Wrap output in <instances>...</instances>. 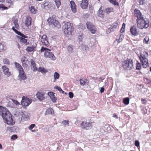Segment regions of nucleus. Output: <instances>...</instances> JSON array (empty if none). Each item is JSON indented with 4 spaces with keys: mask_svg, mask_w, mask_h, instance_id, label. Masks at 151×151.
I'll list each match as a JSON object with an SVG mask.
<instances>
[{
    "mask_svg": "<svg viewBox=\"0 0 151 151\" xmlns=\"http://www.w3.org/2000/svg\"><path fill=\"white\" fill-rule=\"evenodd\" d=\"M7 107L12 108L14 107V105L12 102L9 101L6 105Z\"/></svg>",
    "mask_w": 151,
    "mask_h": 151,
    "instance_id": "nucleus-33",
    "label": "nucleus"
},
{
    "mask_svg": "<svg viewBox=\"0 0 151 151\" xmlns=\"http://www.w3.org/2000/svg\"><path fill=\"white\" fill-rule=\"evenodd\" d=\"M25 36H17L20 39L21 42L23 43L24 44H25L27 43V40L25 38H27V37L24 35Z\"/></svg>",
    "mask_w": 151,
    "mask_h": 151,
    "instance_id": "nucleus-17",
    "label": "nucleus"
},
{
    "mask_svg": "<svg viewBox=\"0 0 151 151\" xmlns=\"http://www.w3.org/2000/svg\"><path fill=\"white\" fill-rule=\"evenodd\" d=\"M82 47L83 49H84L86 50H87L89 49V47L86 45L82 44Z\"/></svg>",
    "mask_w": 151,
    "mask_h": 151,
    "instance_id": "nucleus-39",
    "label": "nucleus"
},
{
    "mask_svg": "<svg viewBox=\"0 0 151 151\" xmlns=\"http://www.w3.org/2000/svg\"><path fill=\"white\" fill-rule=\"evenodd\" d=\"M78 40H79V41H81L82 40V37L81 36H79L78 37Z\"/></svg>",
    "mask_w": 151,
    "mask_h": 151,
    "instance_id": "nucleus-63",
    "label": "nucleus"
},
{
    "mask_svg": "<svg viewBox=\"0 0 151 151\" xmlns=\"http://www.w3.org/2000/svg\"><path fill=\"white\" fill-rule=\"evenodd\" d=\"M104 87H101L100 89V92L102 93L104 92Z\"/></svg>",
    "mask_w": 151,
    "mask_h": 151,
    "instance_id": "nucleus-62",
    "label": "nucleus"
},
{
    "mask_svg": "<svg viewBox=\"0 0 151 151\" xmlns=\"http://www.w3.org/2000/svg\"><path fill=\"white\" fill-rule=\"evenodd\" d=\"M0 112L6 123L11 125L14 124L15 121L12 119V115L8 110L6 108H3L0 110Z\"/></svg>",
    "mask_w": 151,
    "mask_h": 151,
    "instance_id": "nucleus-1",
    "label": "nucleus"
},
{
    "mask_svg": "<svg viewBox=\"0 0 151 151\" xmlns=\"http://www.w3.org/2000/svg\"><path fill=\"white\" fill-rule=\"evenodd\" d=\"M47 21L50 24H52L54 27L58 29L61 27V25L59 22L55 19L50 18L47 19Z\"/></svg>",
    "mask_w": 151,
    "mask_h": 151,
    "instance_id": "nucleus-7",
    "label": "nucleus"
},
{
    "mask_svg": "<svg viewBox=\"0 0 151 151\" xmlns=\"http://www.w3.org/2000/svg\"><path fill=\"white\" fill-rule=\"evenodd\" d=\"M29 10L33 14H35L36 13L34 7L33 6H31V7H29Z\"/></svg>",
    "mask_w": 151,
    "mask_h": 151,
    "instance_id": "nucleus-34",
    "label": "nucleus"
},
{
    "mask_svg": "<svg viewBox=\"0 0 151 151\" xmlns=\"http://www.w3.org/2000/svg\"><path fill=\"white\" fill-rule=\"evenodd\" d=\"M31 18L29 17H26L25 20V25L27 26L28 27L31 24Z\"/></svg>",
    "mask_w": 151,
    "mask_h": 151,
    "instance_id": "nucleus-19",
    "label": "nucleus"
},
{
    "mask_svg": "<svg viewBox=\"0 0 151 151\" xmlns=\"http://www.w3.org/2000/svg\"><path fill=\"white\" fill-rule=\"evenodd\" d=\"M135 145L137 147H138L139 145V142L138 140H136L135 141Z\"/></svg>",
    "mask_w": 151,
    "mask_h": 151,
    "instance_id": "nucleus-54",
    "label": "nucleus"
},
{
    "mask_svg": "<svg viewBox=\"0 0 151 151\" xmlns=\"http://www.w3.org/2000/svg\"><path fill=\"white\" fill-rule=\"evenodd\" d=\"M144 40H145V43H147V42H148V41L149 40V38L147 37H145L144 39Z\"/></svg>",
    "mask_w": 151,
    "mask_h": 151,
    "instance_id": "nucleus-60",
    "label": "nucleus"
},
{
    "mask_svg": "<svg viewBox=\"0 0 151 151\" xmlns=\"http://www.w3.org/2000/svg\"><path fill=\"white\" fill-rule=\"evenodd\" d=\"M54 94L55 93L52 92H49L48 93V95L50 97L53 102H55L57 100V98L54 95Z\"/></svg>",
    "mask_w": 151,
    "mask_h": 151,
    "instance_id": "nucleus-14",
    "label": "nucleus"
},
{
    "mask_svg": "<svg viewBox=\"0 0 151 151\" xmlns=\"http://www.w3.org/2000/svg\"><path fill=\"white\" fill-rule=\"evenodd\" d=\"M35 126V124H32L29 126V129L30 130H31Z\"/></svg>",
    "mask_w": 151,
    "mask_h": 151,
    "instance_id": "nucleus-55",
    "label": "nucleus"
},
{
    "mask_svg": "<svg viewBox=\"0 0 151 151\" xmlns=\"http://www.w3.org/2000/svg\"><path fill=\"white\" fill-rule=\"evenodd\" d=\"M79 28L80 29H81L82 30H83L85 29H86L85 26L83 24H81L79 26Z\"/></svg>",
    "mask_w": 151,
    "mask_h": 151,
    "instance_id": "nucleus-45",
    "label": "nucleus"
},
{
    "mask_svg": "<svg viewBox=\"0 0 151 151\" xmlns=\"http://www.w3.org/2000/svg\"><path fill=\"white\" fill-rule=\"evenodd\" d=\"M69 122L68 120H65L62 122V124L65 125L67 124L69 125Z\"/></svg>",
    "mask_w": 151,
    "mask_h": 151,
    "instance_id": "nucleus-43",
    "label": "nucleus"
},
{
    "mask_svg": "<svg viewBox=\"0 0 151 151\" xmlns=\"http://www.w3.org/2000/svg\"><path fill=\"white\" fill-rule=\"evenodd\" d=\"M24 61H25V60H23L22 61V66H23V67L24 68H26L27 67L28 65L26 63H24Z\"/></svg>",
    "mask_w": 151,
    "mask_h": 151,
    "instance_id": "nucleus-49",
    "label": "nucleus"
},
{
    "mask_svg": "<svg viewBox=\"0 0 151 151\" xmlns=\"http://www.w3.org/2000/svg\"><path fill=\"white\" fill-rule=\"evenodd\" d=\"M17 138V135L14 134L11 137V139L12 140H14Z\"/></svg>",
    "mask_w": 151,
    "mask_h": 151,
    "instance_id": "nucleus-48",
    "label": "nucleus"
},
{
    "mask_svg": "<svg viewBox=\"0 0 151 151\" xmlns=\"http://www.w3.org/2000/svg\"><path fill=\"white\" fill-rule=\"evenodd\" d=\"M105 11L106 13L108 14L111 12L113 11V9L112 8H106Z\"/></svg>",
    "mask_w": 151,
    "mask_h": 151,
    "instance_id": "nucleus-30",
    "label": "nucleus"
},
{
    "mask_svg": "<svg viewBox=\"0 0 151 151\" xmlns=\"http://www.w3.org/2000/svg\"><path fill=\"white\" fill-rule=\"evenodd\" d=\"M37 71L41 72L42 73H45L47 71V70L43 67H40L37 69Z\"/></svg>",
    "mask_w": 151,
    "mask_h": 151,
    "instance_id": "nucleus-24",
    "label": "nucleus"
},
{
    "mask_svg": "<svg viewBox=\"0 0 151 151\" xmlns=\"http://www.w3.org/2000/svg\"><path fill=\"white\" fill-rule=\"evenodd\" d=\"M136 68L137 70H140L141 68V66L140 64L139 63L137 64Z\"/></svg>",
    "mask_w": 151,
    "mask_h": 151,
    "instance_id": "nucleus-50",
    "label": "nucleus"
},
{
    "mask_svg": "<svg viewBox=\"0 0 151 151\" xmlns=\"http://www.w3.org/2000/svg\"><path fill=\"white\" fill-rule=\"evenodd\" d=\"M73 46L72 45H69L68 47L67 50L69 53H71L73 52Z\"/></svg>",
    "mask_w": 151,
    "mask_h": 151,
    "instance_id": "nucleus-27",
    "label": "nucleus"
},
{
    "mask_svg": "<svg viewBox=\"0 0 151 151\" xmlns=\"http://www.w3.org/2000/svg\"><path fill=\"white\" fill-rule=\"evenodd\" d=\"M19 72V74L18 76V78L20 81L24 80L27 79L26 76L24 73V70Z\"/></svg>",
    "mask_w": 151,
    "mask_h": 151,
    "instance_id": "nucleus-10",
    "label": "nucleus"
},
{
    "mask_svg": "<svg viewBox=\"0 0 151 151\" xmlns=\"http://www.w3.org/2000/svg\"><path fill=\"white\" fill-rule=\"evenodd\" d=\"M31 66H32V68H33V70L34 71H37L38 68H37L36 67V64H34V65H33Z\"/></svg>",
    "mask_w": 151,
    "mask_h": 151,
    "instance_id": "nucleus-46",
    "label": "nucleus"
},
{
    "mask_svg": "<svg viewBox=\"0 0 151 151\" xmlns=\"http://www.w3.org/2000/svg\"><path fill=\"white\" fill-rule=\"evenodd\" d=\"M60 76L59 74L57 72H55L54 74V78L58 79Z\"/></svg>",
    "mask_w": 151,
    "mask_h": 151,
    "instance_id": "nucleus-36",
    "label": "nucleus"
},
{
    "mask_svg": "<svg viewBox=\"0 0 151 151\" xmlns=\"http://www.w3.org/2000/svg\"><path fill=\"white\" fill-rule=\"evenodd\" d=\"M54 88L56 89H58L59 91L61 93H63L64 92V91H63L61 88L59 87H58V86H56L54 87Z\"/></svg>",
    "mask_w": 151,
    "mask_h": 151,
    "instance_id": "nucleus-35",
    "label": "nucleus"
},
{
    "mask_svg": "<svg viewBox=\"0 0 151 151\" xmlns=\"http://www.w3.org/2000/svg\"><path fill=\"white\" fill-rule=\"evenodd\" d=\"M138 1L139 3V5H142L144 4L143 0H138Z\"/></svg>",
    "mask_w": 151,
    "mask_h": 151,
    "instance_id": "nucleus-57",
    "label": "nucleus"
},
{
    "mask_svg": "<svg viewBox=\"0 0 151 151\" xmlns=\"http://www.w3.org/2000/svg\"><path fill=\"white\" fill-rule=\"evenodd\" d=\"M11 100L12 101L13 104H16V105H18L19 104V103L17 100H15L13 99H11Z\"/></svg>",
    "mask_w": 151,
    "mask_h": 151,
    "instance_id": "nucleus-47",
    "label": "nucleus"
},
{
    "mask_svg": "<svg viewBox=\"0 0 151 151\" xmlns=\"http://www.w3.org/2000/svg\"><path fill=\"white\" fill-rule=\"evenodd\" d=\"M44 93L40 92H37L36 94L37 98L40 101H42L44 99Z\"/></svg>",
    "mask_w": 151,
    "mask_h": 151,
    "instance_id": "nucleus-15",
    "label": "nucleus"
},
{
    "mask_svg": "<svg viewBox=\"0 0 151 151\" xmlns=\"http://www.w3.org/2000/svg\"><path fill=\"white\" fill-rule=\"evenodd\" d=\"M108 85V79L107 78L105 80L104 82V85L105 86H107Z\"/></svg>",
    "mask_w": 151,
    "mask_h": 151,
    "instance_id": "nucleus-59",
    "label": "nucleus"
},
{
    "mask_svg": "<svg viewBox=\"0 0 151 151\" xmlns=\"http://www.w3.org/2000/svg\"><path fill=\"white\" fill-rule=\"evenodd\" d=\"M124 35H120L118 41V42L119 43L121 42L122 41L123 39H124Z\"/></svg>",
    "mask_w": 151,
    "mask_h": 151,
    "instance_id": "nucleus-38",
    "label": "nucleus"
},
{
    "mask_svg": "<svg viewBox=\"0 0 151 151\" xmlns=\"http://www.w3.org/2000/svg\"><path fill=\"white\" fill-rule=\"evenodd\" d=\"M40 50L41 52L45 51L44 55L45 58H50L52 60H55V57L52 53L50 51V49L46 47H42Z\"/></svg>",
    "mask_w": 151,
    "mask_h": 151,
    "instance_id": "nucleus-4",
    "label": "nucleus"
},
{
    "mask_svg": "<svg viewBox=\"0 0 151 151\" xmlns=\"http://www.w3.org/2000/svg\"><path fill=\"white\" fill-rule=\"evenodd\" d=\"M134 15L135 16L137 17V19H139V18H144L142 16V14L140 12V11L138 9H136L134 10Z\"/></svg>",
    "mask_w": 151,
    "mask_h": 151,
    "instance_id": "nucleus-12",
    "label": "nucleus"
},
{
    "mask_svg": "<svg viewBox=\"0 0 151 151\" xmlns=\"http://www.w3.org/2000/svg\"><path fill=\"white\" fill-rule=\"evenodd\" d=\"M55 2L56 6H57L58 8L61 4L60 0L55 1Z\"/></svg>",
    "mask_w": 151,
    "mask_h": 151,
    "instance_id": "nucleus-37",
    "label": "nucleus"
},
{
    "mask_svg": "<svg viewBox=\"0 0 151 151\" xmlns=\"http://www.w3.org/2000/svg\"><path fill=\"white\" fill-rule=\"evenodd\" d=\"M2 69L3 70L4 73L8 76H9L10 75V72H9V68L6 66H3Z\"/></svg>",
    "mask_w": 151,
    "mask_h": 151,
    "instance_id": "nucleus-20",
    "label": "nucleus"
},
{
    "mask_svg": "<svg viewBox=\"0 0 151 151\" xmlns=\"http://www.w3.org/2000/svg\"><path fill=\"white\" fill-rule=\"evenodd\" d=\"M4 49V46L0 42V51H2Z\"/></svg>",
    "mask_w": 151,
    "mask_h": 151,
    "instance_id": "nucleus-52",
    "label": "nucleus"
},
{
    "mask_svg": "<svg viewBox=\"0 0 151 151\" xmlns=\"http://www.w3.org/2000/svg\"><path fill=\"white\" fill-rule=\"evenodd\" d=\"M91 123L88 122L83 121L81 124L82 128L83 129L88 130L92 128Z\"/></svg>",
    "mask_w": 151,
    "mask_h": 151,
    "instance_id": "nucleus-9",
    "label": "nucleus"
},
{
    "mask_svg": "<svg viewBox=\"0 0 151 151\" xmlns=\"http://www.w3.org/2000/svg\"><path fill=\"white\" fill-rule=\"evenodd\" d=\"M6 2L7 4V5L9 7H11L13 6V3L11 0H6Z\"/></svg>",
    "mask_w": 151,
    "mask_h": 151,
    "instance_id": "nucleus-31",
    "label": "nucleus"
},
{
    "mask_svg": "<svg viewBox=\"0 0 151 151\" xmlns=\"http://www.w3.org/2000/svg\"><path fill=\"white\" fill-rule=\"evenodd\" d=\"M30 63H31V65H34L36 63H35L34 61V60L32 59H31L30 61Z\"/></svg>",
    "mask_w": 151,
    "mask_h": 151,
    "instance_id": "nucleus-56",
    "label": "nucleus"
},
{
    "mask_svg": "<svg viewBox=\"0 0 151 151\" xmlns=\"http://www.w3.org/2000/svg\"><path fill=\"white\" fill-rule=\"evenodd\" d=\"M53 110L51 108L47 109L46 114H52Z\"/></svg>",
    "mask_w": 151,
    "mask_h": 151,
    "instance_id": "nucleus-29",
    "label": "nucleus"
},
{
    "mask_svg": "<svg viewBox=\"0 0 151 151\" xmlns=\"http://www.w3.org/2000/svg\"><path fill=\"white\" fill-rule=\"evenodd\" d=\"M72 25L70 22H67L63 25V29L65 34L69 35L71 34V32L73 29Z\"/></svg>",
    "mask_w": 151,
    "mask_h": 151,
    "instance_id": "nucleus-5",
    "label": "nucleus"
},
{
    "mask_svg": "<svg viewBox=\"0 0 151 151\" xmlns=\"http://www.w3.org/2000/svg\"><path fill=\"white\" fill-rule=\"evenodd\" d=\"M35 47L34 46H28L26 49L27 51L28 52H30L35 50Z\"/></svg>",
    "mask_w": 151,
    "mask_h": 151,
    "instance_id": "nucleus-23",
    "label": "nucleus"
},
{
    "mask_svg": "<svg viewBox=\"0 0 151 151\" xmlns=\"http://www.w3.org/2000/svg\"><path fill=\"white\" fill-rule=\"evenodd\" d=\"M109 2L114 5H116L117 6H119V4L118 2H116V0H108Z\"/></svg>",
    "mask_w": 151,
    "mask_h": 151,
    "instance_id": "nucleus-28",
    "label": "nucleus"
},
{
    "mask_svg": "<svg viewBox=\"0 0 151 151\" xmlns=\"http://www.w3.org/2000/svg\"><path fill=\"white\" fill-rule=\"evenodd\" d=\"M3 62L4 64H9V62L7 59H4L3 60Z\"/></svg>",
    "mask_w": 151,
    "mask_h": 151,
    "instance_id": "nucleus-51",
    "label": "nucleus"
},
{
    "mask_svg": "<svg viewBox=\"0 0 151 151\" xmlns=\"http://www.w3.org/2000/svg\"><path fill=\"white\" fill-rule=\"evenodd\" d=\"M130 31L132 35L135 36L139 34V32L137 29L136 27L133 26L131 27Z\"/></svg>",
    "mask_w": 151,
    "mask_h": 151,
    "instance_id": "nucleus-11",
    "label": "nucleus"
},
{
    "mask_svg": "<svg viewBox=\"0 0 151 151\" xmlns=\"http://www.w3.org/2000/svg\"><path fill=\"white\" fill-rule=\"evenodd\" d=\"M49 4V3L48 2H45L43 4H41L42 7L46 9L48 8Z\"/></svg>",
    "mask_w": 151,
    "mask_h": 151,
    "instance_id": "nucleus-26",
    "label": "nucleus"
},
{
    "mask_svg": "<svg viewBox=\"0 0 151 151\" xmlns=\"http://www.w3.org/2000/svg\"><path fill=\"white\" fill-rule=\"evenodd\" d=\"M80 83L81 85L83 86L85 84L86 82L82 79H81L80 80Z\"/></svg>",
    "mask_w": 151,
    "mask_h": 151,
    "instance_id": "nucleus-44",
    "label": "nucleus"
},
{
    "mask_svg": "<svg viewBox=\"0 0 151 151\" xmlns=\"http://www.w3.org/2000/svg\"><path fill=\"white\" fill-rule=\"evenodd\" d=\"M88 4L87 0H82L80 4V6L83 9H86L88 7Z\"/></svg>",
    "mask_w": 151,
    "mask_h": 151,
    "instance_id": "nucleus-13",
    "label": "nucleus"
},
{
    "mask_svg": "<svg viewBox=\"0 0 151 151\" xmlns=\"http://www.w3.org/2000/svg\"><path fill=\"white\" fill-rule=\"evenodd\" d=\"M148 9L151 13V4H149L148 6Z\"/></svg>",
    "mask_w": 151,
    "mask_h": 151,
    "instance_id": "nucleus-64",
    "label": "nucleus"
},
{
    "mask_svg": "<svg viewBox=\"0 0 151 151\" xmlns=\"http://www.w3.org/2000/svg\"><path fill=\"white\" fill-rule=\"evenodd\" d=\"M129 99L128 98H124L123 100V102L124 104L126 105L129 104Z\"/></svg>",
    "mask_w": 151,
    "mask_h": 151,
    "instance_id": "nucleus-32",
    "label": "nucleus"
},
{
    "mask_svg": "<svg viewBox=\"0 0 151 151\" xmlns=\"http://www.w3.org/2000/svg\"><path fill=\"white\" fill-rule=\"evenodd\" d=\"M31 102H30L29 100L26 99L25 98H22L21 101V104L22 105L27 106L29 105Z\"/></svg>",
    "mask_w": 151,
    "mask_h": 151,
    "instance_id": "nucleus-16",
    "label": "nucleus"
},
{
    "mask_svg": "<svg viewBox=\"0 0 151 151\" xmlns=\"http://www.w3.org/2000/svg\"><path fill=\"white\" fill-rule=\"evenodd\" d=\"M12 29L18 35L20 36H25L24 34H22L20 32L18 31L17 30L15 29L14 27H13Z\"/></svg>",
    "mask_w": 151,
    "mask_h": 151,
    "instance_id": "nucleus-25",
    "label": "nucleus"
},
{
    "mask_svg": "<svg viewBox=\"0 0 151 151\" xmlns=\"http://www.w3.org/2000/svg\"><path fill=\"white\" fill-rule=\"evenodd\" d=\"M148 55L147 52L144 51L141 53L139 56H138L141 62L142 63V65L143 67L145 68L149 66L148 59L147 58Z\"/></svg>",
    "mask_w": 151,
    "mask_h": 151,
    "instance_id": "nucleus-3",
    "label": "nucleus"
},
{
    "mask_svg": "<svg viewBox=\"0 0 151 151\" xmlns=\"http://www.w3.org/2000/svg\"><path fill=\"white\" fill-rule=\"evenodd\" d=\"M14 28H15L17 29H19V26L18 24H16L14 25Z\"/></svg>",
    "mask_w": 151,
    "mask_h": 151,
    "instance_id": "nucleus-61",
    "label": "nucleus"
},
{
    "mask_svg": "<svg viewBox=\"0 0 151 151\" xmlns=\"http://www.w3.org/2000/svg\"><path fill=\"white\" fill-rule=\"evenodd\" d=\"M41 42H43L44 41V40H46L47 39V37L46 35H43V36H42L41 37Z\"/></svg>",
    "mask_w": 151,
    "mask_h": 151,
    "instance_id": "nucleus-40",
    "label": "nucleus"
},
{
    "mask_svg": "<svg viewBox=\"0 0 151 151\" xmlns=\"http://www.w3.org/2000/svg\"><path fill=\"white\" fill-rule=\"evenodd\" d=\"M70 7L71 10L73 12L75 13L76 11V6L73 1H71L70 2Z\"/></svg>",
    "mask_w": 151,
    "mask_h": 151,
    "instance_id": "nucleus-18",
    "label": "nucleus"
},
{
    "mask_svg": "<svg viewBox=\"0 0 151 151\" xmlns=\"http://www.w3.org/2000/svg\"><path fill=\"white\" fill-rule=\"evenodd\" d=\"M137 26L138 28L142 29L143 28L146 29L149 27V21L147 19L144 18L137 19Z\"/></svg>",
    "mask_w": 151,
    "mask_h": 151,
    "instance_id": "nucleus-2",
    "label": "nucleus"
},
{
    "mask_svg": "<svg viewBox=\"0 0 151 151\" xmlns=\"http://www.w3.org/2000/svg\"><path fill=\"white\" fill-rule=\"evenodd\" d=\"M102 6H101L99 8L98 11V16L101 18H103L104 13L102 10Z\"/></svg>",
    "mask_w": 151,
    "mask_h": 151,
    "instance_id": "nucleus-21",
    "label": "nucleus"
},
{
    "mask_svg": "<svg viewBox=\"0 0 151 151\" xmlns=\"http://www.w3.org/2000/svg\"><path fill=\"white\" fill-rule=\"evenodd\" d=\"M118 26V24L117 23H114L112 26V28H111V29H116L117 28Z\"/></svg>",
    "mask_w": 151,
    "mask_h": 151,
    "instance_id": "nucleus-41",
    "label": "nucleus"
},
{
    "mask_svg": "<svg viewBox=\"0 0 151 151\" xmlns=\"http://www.w3.org/2000/svg\"><path fill=\"white\" fill-rule=\"evenodd\" d=\"M88 29L91 32V33L95 34L96 31V28L95 26L90 22H87L86 23Z\"/></svg>",
    "mask_w": 151,
    "mask_h": 151,
    "instance_id": "nucleus-8",
    "label": "nucleus"
},
{
    "mask_svg": "<svg viewBox=\"0 0 151 151\" xmlns=\"http://www.w3.org/2000/svg\"><path fill=\"white\" fill-rule=\"evenodd\" d=\"M42 42L43 45H45L47 46H48L49 45V42L47 39L44 40V41L43 42Z\"/></svg>",
    "mask_w": 151,
    "mask_h": 151,
    "instance_id": "nucleus-42",
    "label": "nucleus"
},
{
    "mask_svg": "<svg viewBox=\"0 0 151 151\" xmlns=\"http://www.w3.org/2000/svg\"><path fill=\"white\" fill-rule=\"evenodd\" d=\"M14 63L16 67L17 68L19 72L23 70L22 68L18 63L15 62Z\"/></svg>",
    "mask_w": 151,
    "mask_h": 151,
    "instance_id": "nucleus-22",
    "label": "nucleus"
},
{
    "mask_svg": "<svg viewBox=\"0 0 151 151\" xmlns=\"http://www.w3.org/2000/svg\"><path fill=\"white\" fill-rule=\"evenodd\" d=\"M69 97L70 98H72L73 97V94L72 92H69Z\"/></svg>",
    "mask_w": 151,
    "mask_h": 151,
    "instance_id": "nucleus-53",
    "label": "nucleus"
},
{
    "mask_svg": "<svg viewBox=\"0 0 151 151\" xmlns=\"http://www.w3.org/2000/svg\"><path fill=\"white\" fill-rule=\"evenodd\" d=\"M142 103L143 104H145L147 103V101L145 99H142L141 100Z\"/></svg>",
    "mask_w": 151,
    "mask_h": 151,
    "instance_id": "nucleus-58",
    "label": "nucleus"
},
{
    "mask_svg": "<svg viewBox=\"0 0 151 151\" xmlns=\"http://www.w3.org/2000/svg\"><path fill=\"white\" fill-rule=\"evenodd\" d=\"M123 67L125 70H131L133 67V62L132 60L128 59L122 63Z\"/></svg>",
    "mask_w": 151,
    "mask_h": 151,
    "instance_id": "nucleus-6",
    "label": "nucleus"
}]
</instances>
